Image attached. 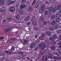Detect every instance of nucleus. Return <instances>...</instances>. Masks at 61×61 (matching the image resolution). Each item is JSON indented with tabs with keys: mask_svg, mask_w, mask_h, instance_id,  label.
I'll return each instance as SVG.
<instances>
[{
	"mask_svg": "<svg viewBox=\"0 0 61 61\" xmlns=\"http://www.w3.org/2000/svg\"><path fill=\"white\" fill-rule=\"evenodd\" d=\"M42 3L41 1H38L36 5V8L37 9H39L41 7V5H42Z\"/></svg>",
	"mask_w": 61,
	"mask_h": 61,
	"instance_id": "nucleus-1",
	"label": "nucleus"
},
{
	"mask_svg": "<svg viewBox=\"0 0 61 61\" xmlns=\"http://www.w3.org/2000/svg\"><path fill=\"white\" fill-rule=\"evenodd\" d=\"M40 47L41 48H43V49L45 50V49L46 48V44L45 43H41V45L40 46Z\"/></svg>",
	"mask_w": 61,
	"mask_h": 61,
	"instance_id": "nucleus-2",
	"label": "nucleus"
},
{
	"mask_svg": "<svg viewBox=\"0 0 61 61\" xmlns=\"http://www.w3.org/2000/svg\"><path fill=\"white\" fill-rule=\"evenodd\" d=\"M53 37L54 38L52 37H51L50 38V40L51 41H54V38H55V39H56V38H57L56 35L55 34L54 35H53Z\"/></svg>",
	"mask_w": 61,
	"mask_h": 61,
	"instance_id": "nucleus-3",
	"label": "nucleus"
},
{
	"mask_svg": "<svg viewBox=\"0 0 61 61\" xmlns=\"http://www.w3.org/2000/svg\"><path fill=\"white\" fill-rule=\"evenodd\" d=\"M45 34H43L42 36H40L39 38V39L41 40H44V39H45Z\"/></svg>",
	"mask_w": 61,
	"mask_h": 61,
	"instance_id": "nucleus-4",
	"label": "nucleus"
},
{
	"mask_svg": "<svg viewBox=\"0 0 61 61\" xmlns=\"http://www.w3.org/2000/svg\"><path fill=\"white\" fill-rule=\"evenodd\" d=\"M40 40L39 39H37L35 43V45L36 46H38V45L39 44V43L40 42Z\"/></svg>",
	"mask_w": 61,
	"mask_h": 61,
	"instance_id": "nucleus-5",
	"label": "nucleus"
},
{
	"mask_svg": "<svg viewBox=\"0 0 61 61\" xmlns=\"http://www.w3.org/2000/svg\"><path fill=\"white\" fill-rule=\"evenodd\" d=\"M46 5H43L42 6L41 10L42 11H44L46 10Z\"/></svg>",
	"mask_w": 61,
	"mask_h": 61,
	"instance_id": "nucleus-6",
	"label": "nucleus"
},
{
	"mask_svg": "<svg viewBox=\"0 0 61 61\" xmlns=\"http://www.w3.org/2000/svg\"><path fill=\"white\" fill-rule=\"evenodd\" d=\"M15 10V7H11L10 8V12H14Z\"/></svg>",
	"mask_w": 61,
	"mask_h": 61,
	"instance_id": "nucleus-7",
	"label": "nucleus"
},
{
	"mask_svg": "<svg viewBox=\"0 0 61 61\" xmlns=\"http://www.w3.org/2000/svg\"><path fill=\"white\" fill-rule=\"evenodd\" d=\"M19 13L20 15H22L24 13V10L22 9L20 10H19Z\"/></svg>",
	"mask_w": 61,
	"mask_h": 61,
	"instance_id": "nucleus-8",
	"label": "nucleus"
},
{
	"mask_svg": "<svg viewBox=\"0 0 61 61\" xmlns=\"http://www.w3.org/2000/svg\"><path fill=\"white\" fill-rule=\"evenodd\" d=\"M48 57L49 58H52L53 57V55L51 54H49L48 56Z\"/></svg>",
	"mask_w": 61,
	"mask_h": 61,
	"instance_id": "nucleus-9",
	"label": "nucleus"
},
{
	"mask_svg": "<svg viewBox=\"0 0 61 61\" xmlns=\"http://www.w3.org/2000/svg\"><path fill=\"white\" fill-rule=\"evenodd\" d=\"M4 4V0H0V5H3Z\"/></svg>",
	"mask_w": 61,
	"mask_h": 61,
	"instance_id": "nucleus-10",
	"label": "nucleus"
},
{
	"mask_svg": "<svg viewBox=\"0 0 61 61\" xmlns=\"http://www.w3.org/2000/svg\"><path fill=\"white\" fill-rule=\"evenodd\" d=\"M25 7V5H22L20 7V8L21 9H23V8H24Z\"/></svg>",
	"mask_w": 61,
	"mask_h": 61,
	"instance_id": "nucleus-11",
	"label": "nucleus"
},
{
	"mask_svg": "<svg viewBox=\"0 0 61 61\" xmlns=\"http://www.w3.org/2000/svg\"><path fill=\"white\" fill-rule=\"evenodd\" d=\"M51 24L52 25H55L56 24V22L54 20L52 21V22H51Z\"/></svg>",
	"mask_w": 61,
	"mask_h": 61,
	"instance_id": "nucleus-12",
	"label": "nucleus"
},
{
	"mask_svg": "<svg viewBox=\"0 0 61 61\" xmlns=\"http://www.w3.org/2000/svg\"><path fill=\"white\" fill-rule=\"evenodd\" d=\"M53 9L52 7H51L49 8V11L50 12H51L52 11Z\"/></svg>",
	"mask_w": 61,
	"mask_h": 61,
	"instance_id": "nucleus-13",
	"label": "nucleus"
},
{
	"mask_svg": "<svg viewBox=\"0 0 61 61\" xmlns=\"http://www.w3.org/2000/svg\"><path fill=\"white\" fill-rule=\"evenodd\" d=\"M12 2H11V0H9L7 2V4L8 5H10L11 4V3Z\"/></svg>",
	"mask_w": 61,
	"mask_h": 61,
	"instance_id": "nucleus-14",
	"label": "nucleus"
},
{
	"mask_svg": "<svg viewBox=\"0 0 61 61\" xmlns=\"http://www.w3.org/2000/svg\"><path fill=\"white\" fill-rule=\"evenodd\" d=\"M1 11L2 12H5V7L2 8L1 9Z\"/></svg>",
	"mask_w": 61,
	"mask_h": 61,
	"instance_id": "nucleus-15",
	"label": "nucleus"
},
{
	"mask_svg": "<svg viewBox=\"0 0 61 61\" xmlns=\"http://www.w3.org/2000/svg\"><path fill=\"white\" fill-rule=\"evenodd\" d=\"M29 17L28 16H27L25 18V20L26 21H28L29 20Z\"/></svg>",
	"mask_w": 61,
	"mask_h": 61,
	"instance_id": "nucleus-16",
	"label": "nucleus"
},
{
	"mask_svg": "<svg viewBox=\"0 0 61 61\" xmlns=\"http://www.w3.org/2000/svg\"><path fill=\"white\" fill-rule=\"evenodd\" d=\"M35 46L34 44L33 43H32L30 45V47L31 48H34V47H35Z\"/></svg>",
	"mask_w": 61,
	"mask_h": 61,
	"instance_id": "nucleus-17",
	"label": "nucleus"
},
{
	"mask_svg": "<svg viewBox=\"0 0 61 61\" xmlns=\"http://www.w3.org/2000/svg\"><path fill=\"white\" fill-rule=\"evenodd\" d=\"M49 2L51 4L54 3L55 2V0H50Z\"/></svg>",
	"mask_w": 61,
	"mask_h": 61,
	"instance_id": "nucleus-18",
	"label": "nucleus"
},
{
	"mask_svg": "<svg viewBox=\"0 0 61 61\" xmlns=\"http://www.w3.org/2000/svg\"><path fill=\"white\" fill-rule=\"evenodd\" d=\"M15 48L14 47H11V49L10 50V51H14L15 50Z\"/></svg>",
	"mask_w": 61,
	"mask_h": 61,
	"instance_id": "nucleus-19",
	"label": "nucleus"
},
{
	"mask_svg": "<svg viewBox=\"0 0 61 61\" xmlns=\"http://www.w3.org/2000/svg\"><path fill=\"white\" fill-rule=\"evenodd\" d=\"M51 45H55L56 44V42L54 41L51 42Z\"/></svg>",
	"mask_w": 61,
	"mask_h": 61,
	"instance_id": "nucleus-20",
	"label": "nucleus"
},
{
	"mask_svg": "<svg viewBox=\"0 0 61 61\" xmlns=\"http://www.w3.org/2000/svg\"><path fill=\"white\" fill-rule=\"evenodd\" d=\"M61 5H58L57 7V10H60L61 9Z\"/></svg>",
	"mask_w": 61,
	"mask_h": 61,
	"instance_id": "nucleus-21",
	"label": "nucleus"
},
{
	"mask_svg": "<svg viewBox=\"0 0 61 61\" xmlns=\"http://www.w3.org/2000/svg\"><path fill=\"white\" fill-rule=\"evenodd\" d=\"M57 10V8L56 7H54L53 10V12H55Z\"/></svg>",
	"mask_w": 61,
	"mask_h": 61,
	"instance_id": "nucleus-22",
	"label": "nucleus"
},
{
	"mask_svg": "<svg viewBox=\"0 0 61 61\" xmlns=\"http://www.w3.org/2000/svg\"><path fill=\"white\" fill-rule=\"evenodd\" d=\"M60 20V19L59 18H57L56 19V22H58Z\"/></svg>",
	"mask_w": 61,
	"mask_h": 61,
	"instance_id": "nucleus-23",
	"label": "nucleus"
},
{
	"mask_svg": "<svg viewBox=\"0 0 61 61\" xmlns=\"http://www.w3.org/2000/svg\"><path fill=\"white\" fill-rule=\"evenodd\" d=\"M56 14L57 17L59 18L61 17V15L59 14L58 13H57Z\"/></svg>",
	"mask_w": 61,
	"mask_h": 61,
	"instance_id": "nucleus-24",
	"label": "nucleus"
},
{
	"mask_svg": "<svg viewBox=\"0 0 61 61\" xmlns=\"http://www.w3.org/2000/svg\"><path fill=\"white\" fill-rule=\"evenodd\" d=\"M28 42L27 41V40H25L23 41V44H24V45H25V44H27Z\"/></svg>",
	"mask_w": 61,
	"mask_h": 61,
	"instance_id": "nucleus-25",
	"label": "nucleus"
},
{
	"mask_svg": "<svg viewBox=\"0 0 61 61\" xmlns=\"http://www.w3.org/2000/svg\"><path fill=\"white\" fill-rule=\"evenodd\" d=\"M41 21H43V20H44V17H43L42 15H41Z\"/></svg>",
	"mask_w": 61,
	"mask_h": 61,
	"instance_id": "nucleus-26",
	"label": "nucleus"
},
{
	"mask_svg": "<svg viewBox=\"0 0 61 61\" xmlns=\"http://www.w3.org/2000/svg\"><path fill=\"white\" fill-rule=\"evenodd\" d=\"M54 28L53 26H51L49 28L50 30L52 31L54 30Z\"/></svg>",
	"mask_w": 61,
	"mask_h": 61,
	"instance_id": "nucleus-27",
	"label": "nucleus"
},
{
	"mask_svg": "<svg viewBox=\"0 0 61 61\" xmlns=\"http://www.w3.org/2000/svg\"><path fill=\"white\" fill-rule=\"evenodd\" d=\"M4 55H0V59H3V58H4Z\"/></svg>",
	"mask_w": 61,
	"mask_h": 61,
	"instance_id": "nucleus-28",
	"label": "nucleus"
},
{
	"mask_svg": "<svg viewBox=\"0 0 61 61\" xmlns=\"http://www.w3.org/2000/svg\"><path fill=\"white\" fill-rule=\"evenodd\" d=\"M20 16L19 15H18L16 16V18L17 19H19V18H20Z\"/></svg>",
	"mask_w": 61,
	"mask_h": 61,
	"instance_id": "nucleus-29",
	"label": "nucleus"
},
{
	"mask_svg": "<svg viewBox=\"0 0 61 61\" xmlns=\"http://www.w3.org/2000/svg\"><path fill=\"white\" fill-rule=\"evenodd\" d=\"M32 7H29L28 8V10L29 11H31V10H32Z\"/></svg>",
	"mask_w": 61,
	"mask_h": 61,
	"instance_id": "nucleus-30",
	"label": "nucleus"
},
{
	"mask_svg": "<svg viewBox=\"0 0 61 61\" xmlns=\"http://www.w3.org/2000/svg\"><path fill=\"white\" fill-rule=\"evenodd\" d=\"M55 18V16L54 15H53L51 16V18L52 19H54Z\"/></svg>",
	"mask_w": 61,
	"mask_h": 61,
	"instance_id": "nucleus-31",
	"label": "nucleus"
},
{
	"mask_svg": "<svg viewBox=\"0 0 61 61\" xmlns=\"http://www.w3.org/2000/svg\"><path fill=\"white\" fill-rule=\"evenodd\" d=\"M47 35L49 36H50L51 35V33L50 31H48L47 33Z\"/></svg>",
	"mask_w": 61,
	"mask_h": 61,
	"instance_id": "nucleus-32",
	"label": "nucleus"
},
{
	"mask_svg": "<svg viewBox=\"0 0 61 61\" xmlns=\"http://www.w3.org/2000/svg\"><path fill=\"white\" fill-rule=\"evenodd\" d=\"M33 25H34V26L36 25H37V23H36V22L34 21L33 22Z\"/></svg>",
	"mask_w": 61,
	"mask_h": 61,
	"instance_id": "nucleus-33",
	"label": "nucleus"
},
{
	"mask_svg": "<svg viewBox=\"0 0 61 61\" xmlns=\"http://www.w3.org/2000/svg\"><path fill=\"white\" fill-rule=\"evenodd\" d=\"M55 48V47L53 46H52L51 48V50H54Z\"/></svg>",
	"mask_w": 61,
	"mask_h": 61,
	"instance_id": "nucleus-34",
	"label": "nucleus"
},
{
	"mask_svg": "<svg viewBox=\"0 0 61 61\" xmlns=\"http://www.w3.org/2000/svg\"><path fill=\"white\" fill-rule=\"evenodd\" d=\"M36 0H34L32 3V5H34L35 4V3H36Z\"/></svg>",
	"mask_w": 61,
	"mask_h": 61,
	"instance_id": "nucleus-35",
	"label": "nucleus"
},
{
	"mask_svg": "<svg viewBox=\"0 0 61 61\" xmlns=\"http://www.w3.org/2000/svg\"><path fill=\"white\" fill-rule=\"evenodd\" d=\"M57 32L58 34H60L61 33V31L60 30H57Z\"/></svg>",
	"mask_w": 61,
	"mask_h": 61,
	"instance_id": "nucleus-36",
	"label": "nucleus"
},
{
	"mask_svg": "<svg viewBox=\"0 0 61 61\" xmlns=\"http://www.w3.org/2000/svg\"><path fill=\"white\" fill-rule=\"evenodd\" d=\"M42 60H46V56H44L42 58Z\"/></svg>",
	"mask_w": 61,
	"mask_h": 61,
	"instance_id": "nucleus-37",
	"label": "nucleus"
},
{
	"mask_svg": "<svg viewBox=\"0 0 61 61\" xmlns=\"http://www.w3.org/2000/svg\"><path fill=\"white\" fill-rule=\"evenodd\" d=\"M53 58L54 59H56V60H57L58 59L57 57L56 56H54L53 57Z\"/></svg>",
	"mask_w": 61,
	"mask_h": 61,
	"instance_id": "nucleus-38",
	"label": "nucleus"
},
{
	"mask_svg": "<svg viewBox=\"0 0 61 61\" xmlns=\"http://www.w3.org/2000/svg\"><path fill=\"white\" fill-rule=\"evenodd\" d=\"M25 2H26V0H23L22 1V4H24Z\"/></svg>",
	"mask_w": 61,
	"mask_h": 61,
	"instance_id": "nucleus-39",
	"label": "nucleus"
},
{
	"mask_svg": "<svg viewBox=\"0 0 61 61\" xmlns=\"http://www.w3.org/2000/svg\"><path fill=\"white\" fill-rule=\"evenodd\" d=\"M10 29H9L7 30H6L5 31V33H7V32H8V31H10Z\"/></svg>",
	"mask_w": 61,
	"mask_h": 61,
	"instance_id": "nucleus-40",
	"label": "nucleus"
},
{
	"mask_svg": "<svg viewBox=\"0 0 61 61\" xmlns=\"http://www.w3.org/2000/svg\"><path fill=\"white\" fill-rule=\"evenodd\" d=\"M30 24H31V22H28L27 23V25H30Z\"/></svg>",
	"mask_w": 61,
	"mask_h": 61,
	"instance_id": "nucleus-41",
	"label": "nucleus"
},
{
	"mask_svg": "<svg viewBox=\"0 0 61 61\" xmlns=\"http://www.w3.org/2000/svg\"><path fill=\"white\" fill-rule=\"evenodd\" d=\"M5 52L6 53H7L8 54L9 53H10V52L9 51H5Z\"/></svg>",
	"mask_w": 61,
	"mask_h": 61,
	"instance_id": "nucleus-42",
	"label": "nucleus"
},
{
	"mask_svg": "<svg viewBox=\"0 0 61 61\" xmlns=\"http://www.w3.org/2000/svg\"><path fill=\"white\" fill-rule=\"evenodd\" d=\"M6 20H2V22L3 23H5V22H6Z\"/></svg>",
	"mask_w": 61,
	"mask_h": 61,
	"instance_id": "nucleus-43",
	"label": "nucleus"
},
{
	"mask_svg": "<svg viewBox=\"0 0 61 61\" xmlns=\"http://www.w3.org/2000/svg\"><path fill=\"white\" fill-rule=\"evenodd\" d=\"M55 55H56L57 56H60V54H59L57 53H56L55 54Z\"/></svg>",
	"mask_w": 61,
	"mask_h": 61,
	"instance_id": "nucleus-44",
	"label": "nucleus"
},
{
	"mask_svg": "<svg viewBox=\"0 0 61 61\" xmlns=\"http://www.w3.org/2000/svg\"><path fill=\"white\" fill-rule=\"evenodd\" d=\"M61 40L60 39H58L56 41V42H59Z\"/></svg>",
	"mask_w": 61,
	"mask_h": 61,
	"instance_id": "nucleus-45",
	"label": "nucleus"
},
{
	"mask_svg": "<svg viewBox=\"0 0 61 61\" xmlns=\"http://www.w3.org/2000/svg\"><path fill=\"white\" fill-rule=\"evenodd\" d=\"M44 16L45 17L46 16V11H45L44 13Z\"/></svg>",
	"mask_w": 61,
	"mask_h": 61,
	"instance_id": "nucleus-46",
	"label": "nucleus"
},
{
	"mask_svg": "<svg viewBox=\"0 0 61 61\" xmlns=\"http://www.w3.org/2000/svg\"><path fill=\"white\" fill-rule=\"evenodd\" d=\"M48 13V12L47 10H46V15H47Z\"/></svg>",
	"mask_w": 61,
	"mask_h": 61,
	"instance_id": "nucleus-47",
	"label": "nucleus"
},
{
	"mask_svg": "<svg viewBox=\"0 0 61 61\" xmlns=\"http://www.w3.org/2000/svg\"><path fill=\"white\" fill-rule=\"evenodd\" d=\"M38 37V36L37 35H36L35 36V38H37Z\"/></svg>",
	"mask_w": 61,
	"mask_h": 61,
	"instance_id": "nucleus-48",
	"label": "nucleus"
},
{
	"mask_svg": "<svg viewBox=\"0 0 61 61\" xmlns=\"http://www.w3.org/2000/svg\"><path fill=\"white\" fill-rule=\"evenodd\" d=\"M20 57L21 58V59H23V58L24 57V56H21Z\"/></svg>",
	"mask_w": 61,
	"mask_h": 61,
	"instance_id": "nucleus-49",
	"label": "nucleus"
},
{
	"mask_svg": "<svg viewBox=\"0 0 61 61\" xmlns=\"http://www.w3.org/2000/svg\"><path fill=\"white\" fill-rule=\"evenodd\" d=\"M43 23L44 25H46V21H44L43 22Z\"/></svg>",
	"mask_w": 61,
	"mask_h": 61,
	"instance_id": "nucleus-50",
	"label": "nucleus"
},
{
	"mask_svg": "<svg viewBox=\"0 0 61 61\" xmlns=\"http://www.w3.org/2000/svg\"><path fill=\"white\" fill-rule=\"evenodd\" d=\"M4 39V37H1L0 38V39Z\"/></svg>",
	"mask_w": 61,
	"mask_h": 61,
	"instance_id": "nucleus-51",
	"label": "nucleus"
},
{
	"mask_svg": "<svg viewBox=\"0 0 61 61\" xmlns=\"http://www.w3.org/2000/svg\"><path fill=\"white\" fill-rule=\"evenodd\" d=\"M59 53L60 54H61V50H60L59 51Z\"/></svg>",
	"mask_w": 61,
	"mask_h": 61,
	"instance_id": "nucleus-52",
	"label": "nucleus"
},
{
	"mask_svg": "<svg viewBox=\"0 0 61 61\" xmlns=\"http://www.w3.org/2000/svg\"><path fill=\"white\" fill-rule=\"evenodd\" d=\"M5 61H9V60H8V59H7V58H6L5 59Z\"/></svg>",
	"mask_w": 61,
	"mask_h": 61,
	"instance_id": "nucleus-53",
	"label": "nucleus"
},
{
	"mask_svg": "<svg viewBox=\"0 0 61 61\" xmlns=\"http://www.w3.org/2000/svg\"><path fill=\"white\" fill-rule=\"evenodd\" d=\"M19 6V4H17L16 5V7H18Z\"/></svg>",
	"mask_w": 61,
	"mask_h": 61,
	"instance_id": "nucleus-54",
	"label": "nucleus"
},
{
	"mask_svg": "<svg viewBox=\"0 0 61 61\" xmlns=\"http://www.w3.org/2000/svg\"><path fill=\"white\" fill-rule=\"evenodd\" d=\"M41 55H44V52H41Z\"/></svg>",
	"mask_w": 61,
	"mask_h": 61,
	"instance_id": "nucleus-55",
	"label": "nucleus"
},
{
	"mask_svg": "<svg viewBox=\"0 0 61 61\" xmlns=\"http://www.w3.org/2000/svg\"><path fill=\"white\" fill-rule=\"evenodd\" d=\"M58 47L59 48H61V45H60L58 46Z\"/></svg>",
	"mask_w": 61,
	"mask_h": 61,
	"instance_id": "nucleus-56",
	"label": "nucleus"
},
{
	"mask_svg": "<svg viewBox=\"0 0 61 61\" xmlns=\"http://www.w3.org/2000/svg\"><path fill=\"white\" fill-rule=\"evenodd\" d=\"M26 58L28 60H29V59L28 57H27Z\"/></svg>",
	"mask_w": 61,
	"mask_h": 61,
	"instance_id": "nucleus-57",
	"label": "nucleus"
},
{
	"mask_svg": "<svg viewBox=\"0 0 61 61\" xmlns=\"http://www.w3.org/2000/svg\"><path fill=\"white\" fill-rule=\"evenodd\" d=\"M11 19L12 18H11V17H10V18H8L9 20H11Z\"/></svg>",
	"mask_w": 61,
	"mask_h": 61,
	"instance_id": "nucleus-58",
	"label": "nucleus"
},
{
	"mask_svg": "<svg viewBox=\"0 0 61 61\" xmlns=\"http://www.w3.org/2000/svg\"><path fill=\"white\" fill-rule=\"evenodd\" d=\"M12 4H14V3H15V1H12Z\"/></svg>",
	"mask_w": 61,
	"mask_h": 61,
	"instance_id": "nucleus-59",
	"label": "nucleus"
},
{
	"mask_svg": "<svg viewBox=\"0 0 61 61\" xmlns=\"http://www.w3.org/2000/svg\"><path fill=\"white\" fill-rule=\"evenodd\" d=\"M59 45H61V41L59 43Z\"/></svg>",
	"mask_w": 61,
	"mask_h": 61,
	"instance_id": "nucleus-60",
	"label": "nucleus"
},
{
	"mask_svg": "<svg viewBox=\"0 0 61 61\" xmlns=\"http://www.w3.org/2000/svg\"><path fill=\"white\" fill-rule=\"evenodd\" d=\"M49 3V2L48 1H47L46 2V4H48Z\"/></svg>",
	"mask_w": 61,
	"mask_h": 61,
	"instance_id": "nucleus-61",
	"label": "nucleus"
},
{
	"mask_svg": "<svg viewBox=\"0 0 61 61\" xmlns=\"http://www.w3.org/2000/svg\"><path fill=\"white\" fill-rule=\"evenodd\" d=\"M29 1H27V4H29Z\"/></svg>",
	"mask_w": 61,
	"mask_h": 61,
	"instance_id": "nucleus-62",
	"label": "nucleus"
},
{
	"mask_svg": "<svg viewBox=\"0 0 61 61\" xmlns=\"http://www.w3.org/2000/svg\"><path fill=\"white\" fill-rule=\"evenodd\" d=\"M59 37L60 38H61V35L59 36Z\"/></svg>",
	"mask_w": 61,
	"mask_h": 61,
	"instance_id": "nucleus-63",
	"label": "nucleus"
},
{
	"mask_svg": "<svg viewBox=\"0 0 61 61\" xmlns=\"http://www.w3.org/2000/svg\"><path fill=\"white\" fill-rule=\"evenodd\" d=\"M60 13L61 14V10L59 11Z\"/></svg>",
	"mask_w": 61,
	"mask_h": 61,
	"instance_id": "nucleus-64",
	"label": "nucleus"
}]
</instances>
